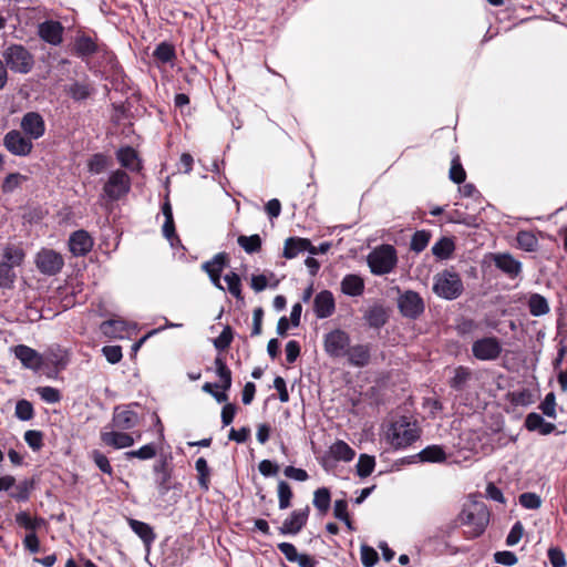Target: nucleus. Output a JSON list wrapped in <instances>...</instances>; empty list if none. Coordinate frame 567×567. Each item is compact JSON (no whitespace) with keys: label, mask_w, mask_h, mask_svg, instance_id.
<instances>
[{"label":"nucleus","mask_w":567,"mask_h":567,"mask_svg":"<svg viewBox=\"0 0 567 567\" xmlns=\"http://www.w3.org/2000/svg\"><path fill=\"white\" fill-rule=\"evenodd\" d=\"M491 512L485 502L470 496L463 504L462 511L457 515L455 523L457 526H467L472 532H485L489 524Z\"/></svg>","instance_id":"obj_1"},{"label":"nucleus","mask_w":567,"mask_h":567,"mask_svg":"<svg viewBox=\"0 0 567 567\" xmlns=\"http://www.w3.org/2000/svg\"><path fill=\"white\" fill-rule=\"evenodd\" d=\"M1 59L7 69L18 74H28L34 66L33 54L19 43L7 45L1 53Z\"/></svg>","instance_id":"obj_2"},{"label":"nucleus","mask_w":567,"mask_h":567,"mask_svg":"<svg viewBox=\"0 0 567 567\" xmlns=\"http://www.w3.org/2000/svg\"><path fill=\"white\" fill-rule=\"evenodd\" d=\"M420 437V431L415 423L402 416L393 422L386 431V439L394 450L406 449Z\"/></svg>","instance_id":"obj_3"},{"label":"nucleus","mask_w":567,"mask_h":567,"mask_svg":"<svg viewBox=\"0 0 567 567\" xmlns=\"http://www.w3.org/2000/svg\"><path fill=\"white\" fill-rule=\"evenodd\" d=\"M433 292L445 300L457 299L464 291L463 281L460 275L452 269H444L433 278Z\"/></svg>","instance_id":"obj_4"},{"label":"nucleus","mask_w":567,"mask_h":567,"mask_svg":"<svg viewBox=\"0 0 567 567\" xmlns=\"http://www.w3.org/2000/svg\"><path fill=\"white\" fill-rule=\"evenodd\" d=\"M367 261L373 275L390 274L398 262L396 250L392 245H381L368 255Z\"/></svg>","instance_id":"obj_5"},{"label":"nucleus","mask_w":567,"mask_h":567,"mask_svg":"<svg viewBox=\"0 0 567 567\" xmlns=\"http://www.w3.org/2000/svg\"><path fill=\"white\" fill-rule=\"evenodd\" d=\"M132 187V179L124 169H114L103 185L102 196L109 202H117L125 197Z\"/></svg>","instance_id":"obj_6"},{"label":"nucleus","mask_w":567,"mask_h":567,"mask_svg":"<svg viewBox=\"0 0 567 567\" xmlns=\"http://www.w3.org/2000/svg\"><path fill=\"white\" fill-rule=\"evenodd\" d=\"M396 306L400 315L409 320H417L425 311L422 296L414 290H399Z\"/></svg>","instance_id":"obj_7"},{"label":"nucleus","mask_w":567,"mask_h":567,"mask_svg":"<svg viewBox=\"0 0 567 567\" xmlns=\"http://www.w3.org/2000/svg\"><path fill=\"white\" fill-rule=\"evenodd\" d=\"M42 354L43 373L49 379H56L59 373L64 370L69 363L66 351L59 344L50 346Z\"/></svg>","instance_id":"obj_8"},{"label":"nucleus","mask_w":567,"mask_h":567,"mask_svg":"<svg viewBox=\"0 0 567 567\" xmlns=\"http://www.w3.org/2000/svg\"><path fill=\"white\" fill-rule=\"evenodd\" d=\"M350 344L351 337L342 329H334L323 337L324 351L333 359L346 358Z\"/></svg>","instance_id":"obj_9"},{"label":"nucleus","mask_w":567,"mask_h":567,"mask_svg":"<svg viewBox=\"0 0 567 567\" xmlns=\"http://www.w3.org/2000/svg\"><path fill=\"white\" fill-rule=\"evenodd\" d=\"M172 454H161L153 465L155 484L161 495L167 494L172 488L173 475Z\"/></svg>","instance_id":"obj_10"},{"label":"nucleus","mask_w":567,"mask_h":567,"mask_svg":"<svg viewBox=\"0 0 567 567\" xmlns=\"http://www.w3.org/2000/svg\"><path fill=\"white\" fill-rule=\"evenodd\" d=\"M2 144L12 155L27 157L33 151V141L19 130H11L3 136Z\"/></svg>","instance_id":"obj_11"},{"label":"nucleus","mask_w":567,"mask_h":567,"mask_svg":"<svg viewBox=\"0 0 567 567\" xmlns=\"http://www.w3.org/2000/svg\"><path fill=\"white\" fill-rule=\"evenodd\" d=\"M502 344L496 337H484L472 344L474 358L481 361H494L502 353Z\"/></svg>","instance_id":"obj_12"},{"label":"nucleus","mask_w":567,"mask_h":567,"mask_svg":"<svg viewBox=\"0 0 567 567\" xmlns=\"http://www.w3.org/2000/svg\"><path fill=\"white\" fill-rule=\"evenodd\" d=\"M35 265L41 274L54 276L63 268L64 260L55 250L43 248L35 256Z\"/></svg>","instance_id":"obj_13"},{"label":"nucleus","mask_w":567,"mask_h":567,"mask_svg":"<svg viewBox=\"0 0 567 567\" xmlns=\"http://www.w3.org/2000/svg\"><path fill=\"white\" fill-rule=\"evenodd\" d=\"M32 141L41 138L45 134V122L43 116L35 111L27 112L20 122V130Z\"/></svg>","instance_id":"obj_14"},{"label":"nucleus","mask_w":567,"mask_h":567,"mask_svg":"<svg viewBox=\"0 0 567 567\" xmlns=\"http://www.w3.org/2000/svg\"><path fill=\"white\" fill-rule=\"evenodd\" d=\"M64 27L58 20H44L37 28L38 37L45 43L58 47L63 42Z\"/></svg>","instance_id":"obj_15"},{"label":"nucleus","mask_w":567,"mask_h":567,"mask_svg":"<svg viewBox=\"0 0 567 567\" xmlns=\"http://www.w3.org/2000/svg\"><path fill=\"white\" fill-rule=\"evenodd\" d=\"M228 265V255L226 252L216 254L210 260L202 265V269L208 275L210 282L217 289L225 291L220 282L221 272Z\"/></svg>","instance_id":"obj_16"},{"label":"nucleus","mask_w":567,"mask_h":567,"mask_svg":"<svg viewBox=\"0 0 567 567\" xmlns=\"http://www.w3.org/2000/svg\"><path fill=\"white\" fill-rule=\"evenodd\" d=\"M13 353L25 369L43 372V358L37 350L25 344H19L14 347Z\"/></svg>","instance_id":"obj_17"},{"label":"nucleus","mask_w":567,"mask_h":567,"mask_svg":"<svg viewBox=\"0 0 567 567\" xmlns=\"http://www.w3.org/2000/svg\"><path fill=\"white\" fill-rule=\"evenodd\" d=\"M93 245V238L84 229L75 230L69 237V249L75 257L86 256L92 250Z\"/></svg>","instance_id":"obj_18"},{"label":"nucleus","mask_w":567,"mask_h":567,"mask_svg":"<svg viewBox=\"0 0 567 567\" xmlns=\"http://www.w3.org/2000/svg\"><path fill=\"white\" fill-rule=\"evenodd\" d=\"M131 406H140V404L133 403L123 409L120 406L115 408L112 419L114 427L126 431L135 427L138 424L140 416L135 411L131 409Z\"/></svg>","instance_id":"obj_19"},{"label":"nucleus","mask_w":567,"mask_h":567,"mask_svg":"<svg viewBox=\"0 0 567 567\" xmlns=\"http://www.w3.org/2000/svg\"><path fill=\"white\" fill-rule=\"evenodd\" d=\"M371 343L350 344L346 359L351 367L364 368L371 361Z\"/></svg>","instance_id":"obj_20"},{"label":"nucleus","mask_w":567,"mask_h":567,"mask_svg":"<svg viewBox=\"0 0 567 567\" xmlns=\"http://www.w3.org/2000/svg\"><path fill=\"white\" fill-rule=\"evenodd\" d=\"M336 309L334 297L330 290L318 292L313 299V311L318 319L329 318Z\"/></svg>","instance_id":"obj_21"},{"label":"nucleus","mask_w":567,"mask_h":567,"mask_svg":"<svg viewBox=\"0 0 567 567\" xmlns=\"http://www.w3.org/2000/svg\"><path fill=\"white\" fill-rule=\"evenodd\" d=\"M116 159L122 167L130 172L138 173L143 168L138 153L130 145L122 146L116 151Z\"/></svg>","instance_id":"obj_22"},{"label":"nucleus","mask_w":567,"mask_h":567,"mask_svg":"<svg viewBox=\"0 0 567 567\" xmlns=\"http://www.w3.org/2000/svg\"><path fill=\"white\" fill-rule=\"evenodd\" d=\"M494 264L497 269L509 278H516L522 272V262L509 254H496Z\"/></svg>","instance_id":"obj_23"},{"label":"nucleus","mask_w":567,"mask_h":567,"mask_svg":"<svg viewBox=\"0 0 567 567\" xmlns=\"http://www.w3.org/2000/svg\"><path fill=\"white\" fill-rule=\"evenodd\" d=\"M101 441L116 450L130 447L134 444V439L131 434L121 431L101 432Z\"/></svg>","instance_id":"obj_24"},{"label":"nucleus","mask_w":567,"mask_h":567,"mask_svg":"<svg viewBox=\"0 0 567 567\" xmlns=\"http://www.w3.org/2000/svg\"><path fill=\"white\" fill-rule=\"evenodd\" d=\"M99 51L96 41L86 34H79L75 37L73 52L74 54L84 60L87 59Z\"/></svg>","instance_id":"obj_25"},{"label":"nucleus","mask_w":567,"mask_h":567,"mask_svg":"<svg viewBox=\"0 0 567 567\" xmlns=\"http://www.w3.org/2000/svg\"><path fill=\"white\" fill-rule=\"evenodd\" d=\"M363 319L370 328L379 330L388 322L389 315L382 305H373L364 312Z\"/></svg>","instance_id":"obj_26"},{"label":"nucleus","mask_w":567,"mask_h":567,"mask_svg":"<svg viewBox=\"0 0 567 567\" xmlns=\"http://www.w3.org/2000/svg\"><path fill=\"white\" fill-rule=\"evenodd\" d=\"M412 458H417L421 463H443L446 460V453L442 445L433 444L412 455Z\"/></svg>","instance_id":"obj_27"},{"label":"nucleus","mask_w":567,"mask_h":567,"mask_svg":"<svg viewBox=\"0 0 567 567\" xmlns=\"http://www.w3.org/2000/svg\"><path fill=\"white\" fill-rule=\"evenodd\" d=\"M524 424L528 431H537L542 435H548L556 429L555 424L546 422L544 417L536 412L528 413Z\"/></svg>","instance_id":"obj_28"},{"label":"nucleus","mask_w":567,"mask_h":567,"mask_svg":"<svg viewBox=\"0 0 567 567\" xmlns=\"http://www.w3.org/2000/svg\"><path fill=\"white\" fill-rule=\"evenodd\" d=\"M309 247H311V241L308 238L289 237L285 241L282 256L292 259L300 252L307 251Z\"/></svg>","instance_id":"obj_29"},{"label":"nucleus","mask_w":567,"mask_h":567,"mask_svg":"<svg viewBox=\"0 0 567 567\" xmlns=\"http://www.w3.org/2000/svg\"><path fill=\"white\" fill-rule=\"evenodd\" d=\"M341 291L350 297H359L364 291L363 279L355 274L346 275L341 280Z\"/></svg>","instance_id":"obj_30"},{"label":"nucleus","mask_w":567,"mask_h":567,"mask_svg":"<svg viewBox=\"0 0 567 567\" xmlns=\"http://www.w3.org/2000/svg\"><path fill=\"white\" fill-rule=\"evenodd\" d=\"M308 515V507L293 511L290 517L284 522L282 526L280 527V532H300V529L307 523Z\"/></svg>","instance_id":"obj_31"},{"label":"nucleus","mask_w":567,"mask_h":567,"mask_svg":"<svg viewBox=\"0 0 567 567\" xmlns=\"http://www.w3.org/2000/svg\"><path fill=\"white\" fill-rule=\"evenodd\" d=\"M65 92L75 102H83L92 95L94 89L87 82L75 81L66 87Z\"/></svg>","instance_id":"obj_32"},{"label":"nucleus","mask_w":567,"mask_h":567,"mask_svg":"<svg viewBox=\"0 0 567 567\" xmlns=\"http://www.w3.org/2000/svg\"><path fill=\"white\" fill-rule=\"evenodd\" d=\"M24 251L22 248L14 245H7L2 251V259L0 264H6L10 268L19 267L24 259Z\"/></svg>","instance_id":"obj_33"},{"label":"nucleus","mask_w":567,"mask_h":567,"mask_svg":"<svg viewBox=\"0 0 567 567\" xmlns=\"http://www.w3.org/2000/svg\"><path fill=\"white\" fill-rule=\"evenodd\" d=\"M330 455L336 461L350 462L354 458V450L344 441L338 440L329 449Z\"/></svg>","instance_id":"obj_34"},{"label":"nucleus","mask_w":567,"mask_h":567,"mask_svg":"<svg viewBox=\"0 0 567 567\" xmlns=\"http://www.w3.org/2000/svg\"><path fill=\"white\" fill-rule=\"evenodd\" d=\"M126 327V322L122 319H110L101 323L100 330L105 337L123 338Z\"/></svg>","instance_id":"obj_35"},{"label":"nucleus","mask_w":567,"mask_h":567,"mask_svg":"<svg viewBox=\"0 0 567 567\" xmlns=\"http://www.w3.org/2000/svg\"><path fill=\"white\" fill-rule=\"evenodd\" d=\"M471 378L472 371L470 370V368L458 365L457 368H455L454 375L453 378H451L449 384L454 391L462 392Z\"/></svg>","instance_id":"obj_36"},{"label":"nucleus","mask_w":567,"mask_h":567,"mask_svg":"<svg viewBox=\"0 0 567 567\" xmlns=\"http://www.w3.org/2000/svg\"><path fill=\"white\" fill-rule=\"evenodd\" d=\"M455 249V244L450 237L440 238L432 247V254L441 260L449 259Z\"/></svg>","instance_id":"obj_37"},{"label":"nucleus","mask_w":567,"mask_h":567,"mask_svg":"<svg viewBox=\"0 0 567 567\" xmlns=\"http://www.w3.org/2000/svg\"><path fill=\"white\" fill-rule=\"evenodd\" d=\"M528 309L532 316L542 317L549 312V305L547 299L539 295L533 293L528 299Z\"/></svg>","instance_id":"obj_38"},{"label":"nucleus","mask_w":567,"mask_h":567,"mask_svg":"<svg viewBox=\"0 0 567 567\" xmlns=\"http://www.w3.org/2000/svg\"><path fill=\"white\" fill-rule=\"evenodd\" d=\"M34 487V481L33 480H23L19 482L18 484L14 483V486L12 491L9 493V496L17 502H25L30 497V493Z\"/></svg>","instance_id":"obj_39"},{"label":"nucleus","mask_w":567,"mask_h":567,"mask_svg":"<svg viewBox=\"0 0 567 567\" xmlns=\"http://www.w3.org/2000/svg\"><path fill=\"white\" fill-rule=\"evenodd\" d=\"M516 240L518 247L527 252L536 251L538 248V239L532 231H518L516 235Z\"/></svg>","instance_id":"obj_40"},{"label":"nucleus","mask_w":567,"mask_h":567,"mask_svg":"<svg viewBox=\"0 0 567 567\" xmlns=\"http://www.w3.org/2000/svg\"><path fill=\"white\" fill-rule=\"evenodd\" d=\"M157 454V447L155 443H148L141 446L138 450H132L124 453L126 460L140 458L143 461L151 460Z\"/></svg>","instance_id":"obj_41"},{"label":"nucleus","mask_w":567,"mask_h":567,"mask_svg":"<svg viewBox=\"0 0 567 567\" xmlns=\"http://www.w3.org/2000/svg\"><path fill=\"white\" fill-rule=\"evenodd\" d=\"M237 243L247 254H255L261 249L262 240L258 234L251 236L240 235L237 238Z\"/></svg>","instance_id":"obj_42"},{"label":"nucleus","mask_w":567,"mask_h":567,"mask_svg":"<svg viewBox=\"0 0 567 567\" xmlns=\"http://www.w3.org/2000/svg\"><path fill=\"white\" fill-rule=\"evenodd\" d=\"M224 280L227 284L229 293L234 296L238 301L244 302V297L241 293V279L239 275L235 271H230L224 276Z\"/></svg>","instance_id":"obj_43"},{"label":"nucleus","mask_w":567,"mask_h":567,"mask_svg":"<svg viewBox=\"0 0 567 567\" xmlns=\"http://www.w3.org/2000/svg\"><path fill=\"white\" fill-rule=\"evenodd\" d=\"M195 468L198 473V484L204 492L209 489V475L210 470L207 461L204 457H199L195 462Z\"/></svg>","instance_id":"obj_44"},{"label":"nucleus","mask_w":567,"mask_h":567,"mask_svg":"<svg viewBox=\"0 0 567 567\" xmlns=\"http://www.w3.org/2000/svg\"><path fill=\"white\" fill-rule=\"evenodd\" d=\"M357 475L361 478L368 477L372 474L375 467L374 456L368 454H360L357 463Z\"/></svg>","instance_id":"obj_45"},{"label":"nucleus","mask_w":567,"mask_h":567,"mask_svg":"<svg viewBox=\"0 0 567 567\" xmlns=\"http://www.w3.org/2000/svg\"><path fill=\"white\" fill-rule=\"evenodd\" d=\"M109 165V157L103 153L93 154L87 161V171L97 175L103 173Z\"/></svg>","instance_id":"obj_46"},{"label":"nucleus","mask_w":567,"mask_h":567,"mask_svg":"<svg viewBox=\"0 0 567 567\" xmlns=\"http://www.w3.org/2000/svg\"><path fill=\"white\" fill-rule=\"evenodd\" d=\"M154 58L157 59L159 62L162 63H168L171 62L176 53H175V48L164 41V42H161L159 44H157V47L155 48L154 50V53H153Z\"/></svg>","instance_id":"obj_47"},{"label":"nucleus","mask_w":567,"mask_h":567,"mask_svg":"<svg viewBox=\"0 0 567 567\" xmlns=\"http://www.w3.org/2000/svg\"><path fill=\"white\" fill-rule=\"evenodd\" d=\"M430 239H431L430 231L424 230V229L416 230L411 238V244H410L411 250H413L417 254L423 251L426 248V246L429 245Z\"/></svg>","instance_id":"obj_48"},{"label":"nucleus","mask_w":567,"mask_h":567,"mask_svg":"<svg viewBox=\"0 0 567 567\" xmlns=\"http://www.w3.org/2000/svg\"><path fill=\"white\" fill-rule=\"evenodd\" d=\"M27 181V176L20 174V173H10L8 174L2 184L1 189L4 194H11L13 193L20 185Z\"/></svg>","instance_id":"obj_49"},{"label":"nucleus","mask_w":567,"mask_h":567,"mask_svg":"<svg viewBox=\"0 0 567 567\" xmlns=\"http://www.w3.org/2000/svg\"><path fill=\"white\" fill-rule=\"evenodd\" d=\"M331 494L327 487H320L315 492L313 505L320 512H327L330 507Z\"/></svg>","instance_id":"obj_50"},{"label":"nucleus","mask_w":567,"mask_h":567,"mask_svg":"<svg viewBox=\"0 0 567 567\" xmlns=\"http://www.w3.org/2000/svg\"><path fill=\"white\" fill-rule=\"evenodd\" d=\"M41 400L48 404L59 403L62 399V394L59 389L53 386H39L35 389Z\"/></svg>","instance_id":"obj_51"},{"label":"nucleus","mask_w":567,"mask_h":567,"mask_svg":"<svg viewBox=\"0 0 567 567\" xmlns=\"http://www.w3.org/2000/svg\"><path fill=\"white\" fill-rule=\"evenodd\" d=\"M333 513L336 518L344 522L348 529L352 530L354 527L352 525V520L348 514V502L347 499H337L333 505Z\"/></svg>","instance_id":"obj_52"},{"label":"nucleus","mask_w":567,"mask_h":567,"mask_svg":"<svg viewBox=\"0 0 567 567\" xmlns=\"http://www.w3.org/2000/svg\"><path fill=\"white\" fill-rule=\"evenodd\" d=\"M17 279L14 269L6 264H0V289H12Z\"/></svg>","instance_id":"obj_53"},{"label":"nucleus","mask_w":567,"mask_h":567,"mask_svg":"<svg viewBox=\"0 0 567 567\" xmlns=\"http://www.w3.org/2000/svg\"><path fill=\"white\" fill-rule=\"evenodd\" d=\"M14 415L21 421H30L34 416V409L30 401L21 399L16 403Z\"/></svg>","instance_id":"obj_54"},{"label":"nucleus","mask_w":567,"mask_h":567,"mask_svg":"<svg viewBox=\"0 0 567 567\" xmlns=\"http://www.w3.org/2000/svg\"><path fill=\"white\" fill-rule=\"evenodd\" d=\"M455 329L460 337L465 338L467 336H472L476 330H478L480 323L471 318H462L458 320Z\"/></svg>","instance_id":"obj_55"},{"label":"nucleus","mask_w":567,"mask_h":567,"mask_svg":"<svg viewBox=\"0 0 567 567\" xmlns=\"http://www.w3.org/2000/svg\"><path fill=\"white\" fill-rule=\"evenodd\" d=\"M233 339H234L233 328L227 324L224 327L220 334L216 339H214V347L218 351H224L230 346Z\"/></svg>","instance_id":"obj_56"},{"label":"nucleus","mask_w":567,"mask_h":567,"mask_svg":"<svg viewBox=\"0 0 567 567\" xmlns=\"http://www.w3.org/2000/svg\"><path fill=\"white\" fill-rule=\"evenodd\" d=\"M539 409L547 417L556 419V395L553 391L545 395V399L539 404Z\"/></svg>","instance_id":"obj_57"},{"label":"nucleus","mask_w":567,"mask_h":567,"mask_svg":"<svg viewBox=\"0 0 567 567\" xmlns=\"http://www.w3.org/2000/svg\"><path fill=\"white\" fill-rule=\"evenodd\" d=\"M91 457H92L94 464L97 466V468L102 473L107 474V475L113 474V467L111 466L110 461L105 454H103L99 450H93L91 453Z\"/></svg>","instance_id":"obj_58"},{"label":"nucleus","mask_w":567,"mask_h":567,"mask_svg":"<svg viewBox=\"0 0 567 567\" xmlns=\"http://www.w3.org/2000/svg\"><path fill=\"white\" fill-rule=\"evenodd\" d=\"M292 497V491L290 485L286 481H279L278 483V498L279 508L284 509L290 506Z\"/></svg>","instance_id":"obj_59"},{"label":"nucleus","mask_w":567,"mask_h":567,"mask_svg":"<svg viewBox=\"0 0 567 567\" xmlns=\"http://www.w3.org/2000/svg\"><path fill=\"white\" fill-rule=\"evenodd\" d=\"M445 535L446 534H435L427 540V544L433 546V551L439 555L452 553L447 542L445 540Z\"/></svg>","instance_id":"obj_60"},{"label":"nucleus","mask_w":567,"mask_h":567,"mask_svg":"<svg viewBox=\"0 0 567 567\" xmlns=\"http://www.w3.org/2000/svg\"><path fill=\"white\" fill-rule=\"evenodd\" d=\"M379 561V555L377 550L367 545H361V563L364 567H373Z\"/></svg>","instance_id":"obj_61"},{"label":"nucleus","mask_w":567,"mask_h":567,"mask_svg":"<svg viewBox=\"0 0 567 567\" xmlns=\"http://www.w3.org/2000/svg\"><path fill=\"white\" fill-rule=\"evenodd\" d=\"M162 231L164 237L169 241L172 247L181 245V239L176 235L174 218L164 220Z\"/></svg>","instance_id":"obj_62"},{"label":"nucleus","mask_w":567,"mask_h":567,"mask_svg":"<svg viewBox=\"0 0 567 567\" xmlns=\"http://www.w3.org/2000/svg\"><path fill=\"white\" fill-rule=\"evenodd\" d=\"M24 441L34 452L40 451L43 446V434L37 430H28L24 435Z\"/></svg>","instance_id":"obj_63"},{"label":"nucleus","mask_w":567,"mask_h":567,"mask_svg":"<svg viewBox=\"0 0 567 567\" xmlns=\"http://www.w3.org/2000/svg\"><path fill=\"white\" fill-rule=\"evenodd\" d=\"M465 178L466 173L460 163L458 156H456L452 161V166L450 168V179L455 184H462Z\"/></svg>","instance_id":"obj_64"}]
</instances>
